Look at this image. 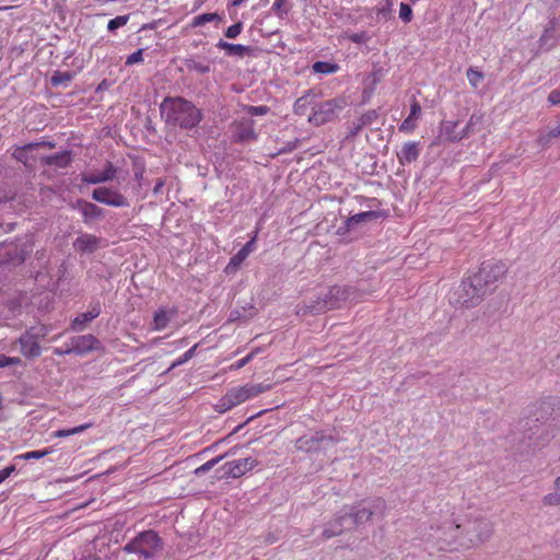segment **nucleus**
<instances>
[{
  "label": "nucleus",
  "instance_id": "nucleus-35",
  "mask_svg": "<svg viewBox=\"0 0 560 560\" xmlns=\"http://www.w3.org/2000/svg\"><path fill=\"white\" fill-rule=\"evenodd\" d=\"M43 144H47L49 148H54V143H39V142H35V143H28L26 145H24L23 148H19L15 150L14 152V156L16 160L21 161V162H24L26 161V152L30 151V150H33L35 148H38L39 145H43Z\"/></svg>",
  "mask_w": 560,
  "mask_h": 560
},
{
  "label": "nucleus",
  "instance_id": "nucleus-46",
  "mask_svg": "<svg viewBox=\"0 0 560 560\" xmlns=\"http://www.w3.org/2000/svg\"><path fill=\"white\" fill-rule=\"evenodd\" d=\"M246 112L252 116H264L269 113V107L266 105H248L246 106Z\"/></svg>",
  "mask_w": 560,
  "mask_h": 560
},
{
  "label": "nucleus",
  "instance_id": "nucleus-57",
  "mask_svg": "<svg viewBox=\"0 0 560 560\" xmlns=\"http://www.w3.org/2000/svg\"><path fill=\"white\" fill-rule=\"evenodd\" d=\"M548 132H549V138H553L555 139V138L560 137V125L555 127V128H552V129H550Z\"/></svg>",
  "mask_w": 560,
  "mask_h": 560
},
{
  "label": "nucleus",
  "instance_id": "nucleus-5",
  "mask_svg": "<svg viewBox=\"0 0 560 560\" xmlns=\"http://www.w3.org/2000/svg\"><path fill=\"white\" fill-rule=\"evenodd\" d=\"M491 290L478 272L463 279L457 302L465 307L477 306Z\"/></svg>",
  "mask_w": 560,
  "mask_h": 560
},
{
  "label": "nucleus",
  "instance_id": "nucleus-4",
  "mask_svg": "<svg viewBox=\"0 0 560 560\" xmlns=\"http://www.w3.org/2000/svg\"><path fill=\"white\" fill-rule=\"evenodd\" d=\"M268 389L269 386H265L262 384H245L243 386L233 387L219 399L214 409L220 413L226 412L246 400L257 397Z\"/></svg>",
  "mask_w": 560,
  "mask_h": 560
},
{
  "label": "nucleus",
  "instance_id": "nucleus-3",
  "mask_svg": "<svg viewBox=\"0 0 560 560\" xmlns=\"http://www.w3.org/2000/svg\"><path fill=\"white\" fill-rule=\"evenodd\" d=\"M351 288L334 285L323 299H318L313 304H303L298 307V315H307L312 313H323L328 310L339 308L341 304L349 299Z\"/></svg>",
  "mask_w": 560,
  "mask_h": 560
},
{
  "label": "nucleus",
  "instance_id": "nucleus-19",
  "mask_svg": "<svg viewBox=\"0 0 560 560\" xmlns=\"http://www.w3.org/2000/svg\"><path fill=\"white\" fill-rule=\"evenodd\" d=\"M215 46L217 48L224 50L226 56H236L243 58L253 54V48L249 46L242 44H231L223 39H220Z\"/></svg>",
  "mask_w": 560,
  "mask_h": 560
},
{
  "label": "nucleus",
  "instance_id": "nucleus-14",
  "mask_svg": "<svg viewBox=\"0 0 560 560\" xmlns=\"http://www.w3.org/2000/svg\"><path fill=\"white\" fill-rule=\"evenodd\" d=\"M253 119H244L234 122V139L236 142H248L257 139Z\"/></svg>",
  "mask_w": 560,
  "mask_h": 560
},
{
  "label": "nucleus",
  "instance_id": "nucleus-18",
  "mask_svg": "<svg viewBox=\"0 0 560 560\" xmlns=\"http://www.w3.org/2000/svg\"><path fill=\"white\" fill-rule=\"evenodd\" d=\"M176 307H161L153 315V330H163L177 315Z\"/></svg>",
  "mask_w": 560,
  "mask_h": 560
},
{
  "label": "nucleus",
  "instance_id": "nucleus-37",
  "mask_svg": "<svg viewBox=\"0 0 560 560\" xmlns=\"http://www.w3.org/2000/svg\"><path fill=\"white\" fill-rule=\"evenodd\" d=\"M466 77H467V80H468L469 84H470L472 88H475V89H476V88H478V86H479V84H480V83L483 81V79H485V74H483L480 70H478V69H476V68H474V67H469V68L467 69V71H466Z\"/></svg>",
  "mask_w": 560,
  "mask_h": 560
},
{
  "label": "nucleus",
  "instance_id": "nucleus-59",
  "mask_svg": "<svg viewBox=\"0 0 560 560\" xmlns=\"http://www.w3.org/2000/svg\"><path fill=\"white\" fill-rule=\"evenodd\" d=\"M371 215H373V212H362L357 215V218H358L357 221H361L363 218L371 217Z\"/></svg>",
  "mask_w": 560,
  "mask_h": 560
},
{
  "label": "nucleus",
  "instance_id": "nucleus-26",
  "mask_svg": "<svg viewBox=\"0 0 560 560\" xmlns=\"http://www.w3.org/2000/svg\"><path fill=\"white\" fill-rule=\"evenodd\" d=\"M347 515L335 518L332 522L328 524L325 528L323 536L327 539L338 536L342 533V523L346 520Z\"/></svg>",
  "mask_w": 560,
  "mask_h": 560
},
{
  "label": "nucleus",
  "instance_id": "nucleus-29",
  "mask_svg": "<svg viewBox=\"0 0 560 560\" xmlns=\"http://www.w3.org/2000/svg\"><path fill=\"white\" fill-rule=\"evenodd\" d=\"M542 503L547 506L560 505V476L553 482V491L542 498Z\"/></svg>",
  "mask_w": 560,
  "mask_h": 560
},
{
  "label": "nucleus",
  "instance_id": "nucleus-31",
  "mask_svg": "<svg viewBox=\"0 0 560 560\" xmlns=\"http://www.w3.org/2000/svg\"><path fill=\"white\" fill-rule=\"evenodd\" d=\"M92 427V423H84L80 424L78 427H73L71 429H60L55 432H52L54 438H68L74 434H79L84 432L85 430L90 429Z\"/></svg>",
  "mask_w": 560,
  "mask_h": 560
},
{
  "label": "nucleus",
  "instance_id": "nucleus-22",
  "mask_svg": "<svg viewBox=\"0 0 560 560\" xmlns=\"http://www.w3.org/2000/svg\"><path fill=\"white\" fill-rule=\"evenodd\" d=\"M420 155V149L416 142H406L397 154L400 164H410Z\"/></svg>",
  "mask_w": 560,
  "mask_h": 560
},
{
  "label": "nucleus",
  "instance_id": "nucleus-45",
  "mask_svg": "<svg viewBox=\"0 0 560 560\" xmlns=\"http://www.w3.org/2000/svg\"><path fill=\"white\" fill-rule=\"evenodd\" d=\"M243 31V23L242 22H237L231 26H229L226 30H225V37L228 38H236Z\"/></svg>",
  "mask_w": 560,
  "mask_h": 560
},
{
  "label": "nucleus",
  "instance_id": "nucleus-24",
  "mask_svg": "<svg viewBox=\"0 0 560 560\" xmlns=\"http://www.w3.org/2000/svg\"><path fill=\"white\" fill-rule=\"evenodd\" d=\"M540 406H541V400L533 404L529 407L528 419H527L525 425H528L529 421L539 422L541 424H546L547 422H549L550 417H548V416H549L550 411H538Z\"/></svg>",
  "mask_w": 560,
  "mask_h": 560
},
{
  "label": "nucleus",
  "instance_id": "nucleus-56",
  "mask_svg": "<svg viewBox=\"0 0 560 560\" xmlns=\"http://www.w3.org/2000/svg\"><path fill=\"white\" fill-rule=\"evenodd\" d=\"M54 353L57 355H62V354L73 353V351L71 350V347L66 348V349L55 348Z\"/></svg>",
  "mask_w": 560,
  "mask_h": 560
},
{
  "label": "nucleus",
  "instance_id": "nucleus-13",
  "mask_svg": "<svg viewBox=\"0 0 560 560\" xmlns=\"http://www.w3.org/2000/svg\"><path fill=\"white\" fill-rule=\"evenodd\" d=\"M257 236L258 230H256L250 240L233 257H231L225 269L226 272L236 270L243 264V261L249 256V254L255 250Z\"/></svg>",
  "mask_w": 560,
  "mask_h": 560
},
{
  "label": "nucleus",
  "instance_id": "nucleus-21",
  "mask_svg": "<svg viewBox=\"0 0 560 560\" xmlns=\"http://www.w3.org/2000/svg\"><path fill=\"white\" fill-rule=\"evenodd\" d=\"M421 114V106L418 101H413L410 105L409 116L400 124L399 131L410 133L417 128V119Z\"/></svg>",
  "mask_w": 560,
  "mask_h": 560
},
{
  "label": "nucleus",
  "instance_id": "nucleus-44",
  "mask_svg": "<svg viewBox=\"0 0 560 560\" xmlns=\"http://www.w3.org/2000/svg\"><path fill=\"white\" fill-rule=\"evenodd\" d=\"M399 18L405 22L409 23L412 19V9L409 4L401 2L399 7Z\"/></svg>",
  "mask_w": 560,
  "mask_h": 560
},
{
  "label": "nucleus",
  "instance_id": "nucleus-20",
  "mask_svg": "<svg viewBox=\"0 0 560 560\" xmlns=\"http://www.w3.org/2000/svg\"><path fill=\"white\" fill-rule=\"evenodd\" d=\"M83 215L84 222L98 219L104 215V210L95 203L79 199L75 206Z\"/></svg>",
  "mask_w": 560,
  "mask_h": 560
},
{
  "label": "nucleus",
  "instance_id": "nucleus-38",
  "mask_svg": "<svg viewBox=\"0 0 560 560\" xmlns=\"http://www.w3.org/2000/svg\"><path fill=\"white\" fill-rule=\"evenodd\" d=\"M308 104H310L308 95H303V96L299 97L293 105L294 114L299 115V116L305 115Z\"/></svg>",
  "mask_w": 560,
  "mask_h": 560
},
{
  "label": "nucleus",
  "instance_id": "nucleus-40",
  "mask_svg": "<svg viewBox=\"0 0 560 560\" xmlns=\"http://www.w3.org/2000/svg\"><path fill=\"white\" fill-rule=\"evenodd\" d=\"M259 352V349H255L253 350L252 352H249L246 357L237 360L236 362H234L233 364L230 365V370H241L242 368H244L246 364H248L254 358L255 355Z\"/></svg>",
  "mask_w": 560,
  "mask_h": 560
},
{
  "label": "nucleus",
  "instance_id": "nucleus-32",
  "mask_svg": "<svg viewBox=\"0 0 560 560\" xmlns=\"http://www.w3.org/2000/svg\"><path fill=\"white\" fill-rule=\"evenodd\" d=\"M339 70V66L328 61H316L313 65V71L320 74H331Z\"/></svg>",
  "mask_w": 560,
  "mask_h": 560
},
{
  "label": "nucleus",
  "instance_id": "nucleus-6",
  "mask_svg": "<svg viewBox=\"0 0 560 560\" xmlns=\"http://www.w3.org/2000/svg\"><path fill=\"white\" fill-rule=\"evenodd\" d=\"M161 547L159 535L154 530H144L126 544L124 550L128 553H138L144 559H152Z\"/></svg>",
  "mask_w": 560,
  "mask_h": 560
},
{
  "label": "nucleus",
  "instance_id": "nucleus-36",
  "mask_svg": "<svg viewBox=\"0 0 560 560\" xmlns=\"http://www.w3.org/2000/svg\"><path fill=\"white\" fill-rule=\"evenodd\" d=\"M291 5L289 0H275L272 3V12L280 19H283L290 11Z\"/></svg>",
  "mask_w": 560,
  "mask_h": 560
},
{
  "label": "nucleus",
  "instance_id": "nucleus-34",
  "mask_svg": "<svg viewBox=\"0 0 560 560\" xmlns=\"http://www.w3.org/2000/svg\"><path fill=\"white\" fill-rule=\"evenodd\" d=\"M320 441L319 438H315V436H312V438H306V436H302L300 439L296 440L295 442V447L299 450V451H305V452H310L314 448L315 445L318 444V442Z\"/></svg>",
  "mask_w": 560,
  "mask_h": 560
},
{
  "label": "nucleus",
  "instance_id": "nucleus-48",
  "mask_svg": "<svg viewBox=\"0 0 560 560\" xmlns=\"http://www.w3.org/2000/svg\"><path fill=\"white\" fill-rule=\"evenodd\" d=\"M390 9H392V2L389 0H385L380 5L375 7L373 9V11L375 12V14L377 16L382 15V16L386 18L389 14Z\"/></svg>",
  "mask_w": 560,
  "mask_h": 560
},
{
  "label": "nucleus",
  "instance_id": "nucleus-51",
  "mask_svg": "<svg viewBox=\"0 0 560 560\" xmlns=\"http://www.w3.org/2000/svg\"><path fill=\"white\" fill-rule=\"evenodd\" d=\"M349 39L352 43L362 44V43H365L368 40V35H366L365 32L354 33V34H351L349 36Z\"/></svg>",
  "mask_w": 560,
  "mask_h": 560
},
{
  "label": "nucleus",
  "instance_id": "nucleus-9",
  "mask_svg": "<svg viewBox=\"0 0 560 560\" xmlns=\"http://www.w3.org/2000/svg\"><path fill=\"white\" fill-rule=\"evenodd\" d=\"M477 272L481 276L491 292H493L497 288V282L505 277L508 267L501 260H488L481 264Z\"/></svg>",
  "mask_w": 560,
  "mask_h": 560
},
{
  "label": "nucleus",
  "instance_id": "nucleus-52",
  "mask_svg": "<svg viewBox=\"0 0 560 560\" xmlns=\"http://www.w3.org/2000/svg\"><path fill=\"white\" fill-rule=\"evenodd\" d=\"M72 79L71 74L68 72L58 73L52 77L51 81L54 84H59L66 81H70Z\"/></svg>",
  "mask_w": 560,
  "mask_h": 560
},
{
  "label": "nucleus",
  "instance_id": "nucleus-10",
  "mask_svg": "<svg viewBox=\"0 0 560 560\" xmlns=\"http://www.w3.org/2000/svg\"><path fill=\"white\" fill-rule=\"evenodd\" d=\"M92 198L101 203L110 206V207H128V199L119 192L117 189L112 187H98L95 188L92 192Z\"/></svg>",
  "mask_w": 560,
  "mask_h": 560
},
{
  "label": "nucleus",
  "instance_id": "nucleus-7",
  "mask_svg": "<svg viewBox=\"0 0 560 560\" xmlns=\"http://www.w3.org/2000/svg\"><path fill=\"white\" fill-rule=\"evenodd\" d=\"M48 335V328L44 325L34 326L27 329L16 342L20 345L21 353L25 358H37L42 353L40 340Z\"/></svg>",
  "mask_w": 560,
  "mask_h": 560
},
{
  "label": "nucleus",
  "instance_id": "nucleus-12",
  "mask_svg": "<svg viewBox=\"0 0 560 560\" xmlns=\"http://www.w3.org/2000/svg\"><path fill=\"white\" fill-rule=\"evenodd\" d=\"M103 240L90 233L80 234L73 242V248L80 254H92L98 249Z\"/></svg>",
  "mask_w": 560,
  "mask_h": 560
},
{
  "label": "nucleus",
  "instance_id": "nucleus-27",
  "mask_svg": "<svg viewBox=\"0 0 560 560\" xmlns=\"http://www.w3.org/2000/svg\"><path fill=\"white\" fill-rule=\"evenodd\" d=\"M221 21H222V18L217 12L203 13V14H199V15L195 16L191 20L189 25H190V27L195 28V27H199L206 23H210V22L220 23Z\"/></svg>",
  "mask_w": 560,
  "mask_h": 560
},
{
  "label": "nucleus",
  "instance_id": "nucleus-42",
  "mask_svg": "<svg viewBox=\"0 0 560 560\" xmlns=\"http://www.w3.org/2000/svg\"><path fill=\"white\" fill-rule=\"evenodd\" d=\"M128 21H129V15L116 16L115 19H112L108 22L107 28H108V31L113 32V31L117 30L118 27L126 25L128 23Z\"/></svg>",
  "mask_w": 560,
  "mask_h": 560
},
{
  "label": "nucleus",
  "instance_id": "nucleus-33",
  "mask_svg": "<svg viewBox=\"0 0 560 560\" xmlns=\"http://www.w3.org/2000/svg\"><path fill=\"white\" fill-rule=\"evenodd\" d=\"M376 118H377L376 110H368L366 113L362 114L358 118V122L355 124L353 133H357L363 127L373 124Z\"/></svg>",
  "mask_w": 560,
  "mask_h": 560
},
{
  "label": "nucleus",
  "instance_id": "nucleus-58",
  "mask_svg": "<svg viewBox=\"0 0 560 560\" xmlns=\"http://www.w3.org/2000/svg\"><path fill=\"white\" fill-rule=\"evenodd\" d=\"M164 184H165V183H164V180H163V179H161V178H160V179H158V182H156V184H155V186H154V188H153V192H154V194H158V192L162 189V187L164 186Z\"/></svg>",
  "mask_w": 560,
  "mask_h": 560
},
{
  "label": "nucleus",
  "instance_id": "nucleus-61",
  "mask_svg": "<svg viewBox=\"0 0 560 560\" xmlns=\"http://www.w3.org/2000/svg\"><path fill=\"white\" fill-rule=\"evenodd\" d=\"M374 503H375V505H383L384 501L381 499H377Z\"/></svg>",
  "mask_w": 560,
  "mask_h": 560
},
{
  "label": "nucleus",
  "instance_id": "nucleus-17",
  "mask_svg": "<svg viewBox=\"0 0 560 560\" xmlns=\"http://www.w3.org/2000/svg\"><path fill=\"white\" fill-rule=\"evenodd\" d=\"M538 411H550V420L546 424L549 427L560 425V399L557 397H548L541 399V406Z\"/></svg>",
  "mask_w": 560,
  "mask_h": 560
},
{
  "label": "nucleus",
  "instance_id": "nucleus-50",
  "mask_svg": "<svg viewBox=\"0 0 560 560\" xmlns=\"http://www.w3.org/2000/svg\"><path fill=\"white\" fill-rule=\"evenodd\" d=\"M472 119H474V116H471V117H470V119H469V121H468L467 126L465 127V129L463 130V132H462L460 135H457V136H447V139H448L450 141H453V142H454V141H458V140H462L463 138H465V137L468 135L469 129H470V127H471V125H472Z\"/></svg>",
  "mask_w": 560,
  "mask_h": 560
},
{
  "label": "nucleus",
  "instance_id": "nucleus-8",
  "mask_svg": "<svg viewBox=\"0 0 560 560\" xmlns=\"http://www.w3.org/2000/svg\"><path fill=\"white\" fill-rule=\"evenodd\" d=\"M346 105L343 98H332L322 103L316 109L313 110L308 121L320 126L332 120L337 113Z\"/></svg>",
  "mask_w": 560,
  "mask_h": 560
},
{
  "label": "nucleus",
  "instance_id": "nucleus-55",
  "mask_svg": "<svg viewBox=\"0 0 560 560\" xmlns=\"http://www.w3.org/2000/svg\"><path fill=\"white\" fill-rule=\"evenodd\" d=\"M553 138H549V132L545 133V135H540L537 139V143L540 145V147H546L548 145L551 140Z\"/></svg>",
  "mask_w": 560,
  "mask_h": 560
},
{
  "label": "nucleus",
  "instance_id": "nucleus-54",
  "mask_svg": "<svg viewBox=\"0 0 560 560\" xmlns=\"http://www.w3.org/2000/svg\"><path fill=\"white\" fill-rule=\"evenodd\" d=\"M548 101L551 105H560V90H553L549 93Z\"/></svg>",
  "mask_w": 560,
  "mask_h": 560
},
{
  "label": "nucleus",
  "instance_id": "nucleus-25",
  "mask_svg": "<svg viewBox=\"0 0 560 560\" xmlns=\"http://www.w3.org/2000/svg\"><path fill=\"white\" fill-rule=\"evenodd\" d=\"M186 68L189 71L197 72L199 74H206L210 72V66L205 61L196 57H189L184 60Z\"/></svg>",
  "mask_w": 560,
  "mask_h": 560
},
{
  "label": "nucleus",
  "instance_id": "nucleus-47",
  "mask_svg": "<svg viewBox=\"0 0 560 560\" xmlns=\"http://www.w3.org/2000/svg\"><path fill=\"white\" fill-rule=\"evenodd\" d=\"M21 364L22 360L19 357H7L5 354H0V368Z\"/></svg>",
  "mask_w": 560,
  "mask_h": 560
},
{
  "label": "nucleus",
  "instance_id": "nucleus-49",
  "mask_svg": "<svg viewBox=\"0 0 560 560\" xmlns=\"http://www.w3.org/2000/svg\"><path fill=\"white\" fill-rule=\"evenodd\" d=\"M142 49H138L127 57L126 65L131 66L142 61Z\"/></svg>",
  "mask_w": 560,
  "mask_h": 560
},
{
  "label": "nucleus",
  "instance_id": "nucleus-39",
  "mask_svg": "<svg viewBox=\"0 0 560 560\" xmlns=\"http://www.w3.org/2000/svg\"><path fill=\"white\" fill-rule=\"evenodd\" d=\"M198 345H195L192 346L190 349H188L182 357H179L177 360H175L168 371L186 363L187 361H189L194 355H195V352H196V349H197Z\"/></svg>",
  "mask_w": 560,
  "mask_h": 560
},
{
  "label": "nucleus",
  "instance_id": "nucleus-43",
  "mask_svg": "<svg viewBox=\"0 0 560 560\" xmlns=\"http://www.w3.org/2000/svg\"><path fill=\"white\" fill-rule=\"evenodd\" d=\"M221 458L222 457H217V458H212V459L206 462L205 464H202L201 466H199L198 468L195 469V475L200 476V475L209 471L221 460Z\"/></svg>",
  "mask_w": 560,
  "mask_h": 560
},
{
  "label": "nucleus",
  "instance_id": "nucleus-28",
  "mask_svg": "<svg viewBox=\"0 0 560 560\" xmlns=\"http://www.w3.org/2000/svg\"><path fill=\"white\" fill-rule=\"evenodd\" d=\"M45 162L47 165H56L59 167H66L71 162V155H70V152L63 151V152L47 156L45 159Z\"/></svg>",
  "mask_w": 560,
  "mask_h": 560
},
{
  "label": "nucleus",
  "instance_id": "nucleus-16",
  "mask_svg": "<svg viewBox=\"0 0 560 560\" xmlns=\"http://www.w3.org/2000/svg\"><path fill=\"white\" fill-rule=\"evenodd\" d=\"M116 174L117 168L112 162H107L104 171L83 174L82 182L91 185H97L113 180L116 177Z\"/></svg>",
  "mask_w": 560,
  "mask_h": 560
},
{
  "label": "nucleus",
  "instance_id": "nucleus-23",
  "mask_svg": "<svg viewBox=\"0 0 560 560\" xmlns=\"http://www.w3.org/2000/svg\"><path fill=\"white\" fill-rule=\"evenodd\" d=\"M101 314V306L98 303L92 305L89 311L79 314L72 322L73 329H82L83 326L96 318Z\"/></svg>",
  "mask_w": 560,
  "mask_h": 560
},
{
  "label": "nucleus",
  "instance_id": "nucleus-2",
  "mask_svg": "<svg viewBox=\"0 0 560 560\" xmlns=\"http://www.w3.org/2000/svg\"><path fill=\"white\" fill-rule=\"evenodd\" d=\"M160 110L166 124L184 129H192L202 118L200 109L190 101L179 96L165 97L160 105Z\"/></svg>",
  "mask_w": 560,
  "mask_h": 560
},
{
  "label": "nucleus",
  "instance_id": "nucleus-15",
  "mask_svg": "<svg viewBox=\"0 0 560 560\" xmlns=\"http://www.w3.org/2000/svg\"><path fill=\"white\" fill-rule=\"evenodd\" d=\"M98 347L100 340L93 335H83L71 340V350L79 355H84Z\"/></svg>",
  "mask_w": 560,
  "mask_h": 560
},
{
  "label": "nucleus",
  "instance_id": "nucleus-60",
  "mask_svg": "<svg viewBox=\"0 0 560 560\" xmlns=\"http://www.w3.org/2000/svg\"><path fill=\"white\" fill-rule=\"evenodd\" d=\"M247 0H233L232 4L234 7H240L242 5L244 2H246Z\"/></svg>",
  "mask_w": 560,
  "mask_h": 560
},
{
  "label": "nucleus",
  "instance_id": "nucleus-11",
  "mask_svg": "<svg viewBox=\"0 0 560 560\" xmlns=\"http://www.w3.org/2000/svg\"><path fill=\"white\" fill-rule=\"evenodd\" d=\"M257 465L252 457L226 462L223 466V477L240 478Z\"/></svg>",
  "mask_w": 560,
  "mask_h": 560
},
{
  "label": "nucleus",
  "instance_id": "nucleus-1",
  "mask_svg": "<svg viewBox=\"0 0 560 560\" xmlns=\"http://www.w3.org/2000/svg\"><path fill=\"white\" fill-rule=\"evenodd\" d=\"M452 540H445L441 549L457 550L469 549L487 541L492 533L493 525L486 517H477L465 525L456 524L450 527Z\"/></svg>",
  "mask_w": 560,
  "mask_h": 560
},
{
  "label": "nucleus",
  "instance_id": "nucleus-53",
  "mask_svg": "<svg viewBox=\"0 0 560 560\" xmlns=\"http://www.w3.org/2000/svg\"><path fill=\"white\" fill-rule=\"evenodd\" d=\"M15 470V466L11 465L0 470V483L8 479Z\"/></svg>",
  "mask_w": 560,
  "mask_h": 560
},
{
  "label": "nucleus",
  "instance_id": "nucleus-41",
  "mask_svg": "<svg viewBox=\"0 0 560 560\" xmlns=\"http://www.w3.org/2000/svg\"><path fill=\"white\" fill-rule=\"evenodd\" d=\"M50 453H51L50 448H44V450H38V451H31V452H26L24 454H21L19 456V458H22V459H25V460H28V459H39V458H43V457H45L46 455H48Z\"/></svg>",
  "mask_w": 560,
  "mask_h": 560
},
{
  "label": "nucleus",
  "instance_id": "nucleus-30",
  "mask_svg": "<svg viewBox=\"0 0 560 560\" xmlns=\"http://www.w3.org/2000/svg\"><path fill=\"white\" fill-rule=\"evenodd\" d=\"M373 513L374 511L372 510V508L363 506L350 513L349 516L353 520V523L355 525H360L369 522L373 516Z\"/></svg>",
  "mask_w": 560,
  "mask_h": 560
}]
</instances>
